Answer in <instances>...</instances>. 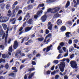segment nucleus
I'll list each match as a JSON object with an SVG mask.
<instances>
[{
    "label": "nucleus",
    "instance_id": "1",
    "mask_svg": "<svg viewBox=\"0 0 79 79\" xmlns=\"http://www.w3.org/2000/svg\"><path fill=\"white\" fill-rule=\"evenodd\" d=\"M70 66L73 69H77L78 67H77V64L76 63V61L74 60H71L70 62Z\"/></svg>",
    "mask_w": 79,
    "mask_h": 79
},
{
    "label": "nucleus",
    "instance_id": "2",
    "mask_svg": "<svg viewBox=\"0 0 79 79\" xmlns=\"http://www.w3.org/2000/svg\"><path fill=\"white\" fill-rule=\"evenodd\" d=\"M21 51L19 50L15 53V56L17 58H18V57L19 56V55H21V56H25V54H24V53H21Z\"/></svg>",
    "mask_w": 79,
    "mask_h": 79
},
{
    "label": "nucleus",
    "instance_id": "3",
    "mask_svg": "<svg viewBox=\"0 0 79 79\" xmlns=\"http://www.w3.org/2000/svg\"><path fill=\"white\" fill-rule=\"evenodd\" d=\"M60 65V66H59V69H60L61 72H63L64 71V68L66 66L65 63L64 62H62Z\"/></svg>",
    "mask_w": 79,
    "mask_h": 79
},
{
    "label": "nucleus",
    "instance_id": "4",
    "mask_svg": "<svg viewBox=\"0 0 79 79\" xmlns=\"http://www.w3.org/2000/svg\"><path fill=\"white\" fill-rule=\"evenodd\" d=\"M8 19H9V18L7 17H3L1 18L0 21L2 23H6L8 21Z\"/></svg>",
    "mask_w": 79,
    "mask_h": 79
},
{
    "label": "nucleus",
    "instance_id": "5",
    "mask_svg": "<svg viewBox=\"0 0 79 79\" xmlns=\"http://www.w3.org/2000/svg\"><path fill=\"white\" fill-rule=\"evenodd\" d=\"M2 27L6 31H6V33L8 34V31H9V27H7V25H6V24H2Z\"/></svg>",
    "mask_w": 79,
    "mask_h": 79
},
{
    "label": "nucleus",
    "instance_id": "6",
    "mask_svg": "<svg viewBox=\"0 0 79 79\" xmlns=\"http://www.w3.org/2000/svg\"><path fill=\"white\" fill-rule=\"evenodd\" d=\"M47 15L46 14H45L43 16H42L41 19L42 22H45L47 20Z\"/></svg>",
    "mask_w": 79,
    "mask_h": 79
},
{
    "label": "nucleus",
    "instance_id": "7",
    "mask_svg": "<svg viewBox=\"0 0 79 79\" xmlns=\"http://www.w3.org/2000/svg\"><path fill=\"white\" fill-rule=\"evenodd\" d=\"M18 43L17 41L16 40L14 42V43L13 45V48L14 49H16L17 47H18L19 46Z\"/></svg>",
    "mask_w": 79,
    "mask_h": 79
},
{
    "label": "nucleus",
    "instance_id": "8",
    "mask_svg": "<svg viewBox=\"0 0 79 79\" xmlns=\"http://www.w3.org/2000/svg\"><path fill=\"white\" fill-rule=\"evenodd\" d=\"M60 9V8L59 7H56L55 8H54L53 9V13H57L58 11H59Z\"/></svg>",
    "mask_w": 79,
    "mask_h": 79
},
{
    "label": "nucleus",
    "instance_id": "9",
    "mask_svg": "<svg viewBox=\"0 0 79 79\" xmlns=\"http://www.w3.org/2000/svg\"><path fill=\"white\" fill-rule=\"evenodd\" d=\"M33 27V26H31V27H27L25 29V31L27 32L29 31H31V30L32 28Z\"/></svg>",
    "mask_w": 79,
    "mask_h": 79
},
{
    "label": "nucleus",
    "instance_id": "10",
    "mask_svg": "<svg viewBox=\"0 0 79 79\" xmlns=\"http://www.w3.org/2000/svg\"><path fill=\"white\" fill-rule=\"evenodd\" d=\"M51 12V13H53V9H52L51 8H49L47 10V11H46L45 12V14H47L48 13H50Z\"/></svg>",
    "mask_w": 79,
    "mask_h": 79
},
{
    "label": "nucleus",
    "instance_id": "11",
    "mask_svg": "<svg viewBox=\"0 0 79 79\" xmlns=\"http://www.w3.org/2000/svg\"><path fill=\"white\" fill-rule=\"evenodd\" d=\"M29 37L27 38L26 37H24L21 40H22V42H21V44H23V43L24 42V40H26V41H27V40H29Z\"/></svg>",
    "mask_w": 79,
    "mask_h": 79
},
{
    "label": "nucleus",
    "instance_id": "12",
    "mask_svg": "<svg viewBox=\"0 0 79 79\" xmlns=\"http://www.w3.org/2000/svg\"><path fill=\"white\" fill-rule=\"evenodd\" d=\"M32 42H33L32 40L30 39L27 42L25 43V44L26 45H29V43L31 44V43H32Z\"/></svg>",
    "mask_w": 79,
    "mask_h": 79
},
{
    "label": "nucleus",
    "instance_id": "13",
    "mask_svg": "<svg viewBox=\"0 0 79 79\" xmlns=\"http://www.w3.org/2000/svg\"><path fill=\"white\" fill-rule=\"evenodd\" d=\"M28 24H33V20L32 19H30L27 22Z\"/></svg>",
    "mask_w": 79,
    "mask_h": 79
},
{
    "label": "nucleus",
    "instance_id": "14",
    "mask_svg": "<svg viewBox=\"0 0 79 79\" xmlns=\"http://www.w3.org/2000/svg\"><path fill=\"white\" fill-rule=\"evenodd\" d=\"M43 12V11H42V10H40L39 11H38L37 12V15L39 16H41V15H42V14Z\"/></svg>",
    "mask_w": 79,
    "mask_h": 79
},
{
    "label": "nucleus",
    "instance_id": "15",
    "mask_svg": "<svg viewBox=\"0 0 79 79\" xmlns=\"http://www.w3.org/2000/svg\"><path fill=\"white\" fill-rule=\"evenodd\" d=\"M66 27L64 26H62L60 28V30L62 32H64V31H66Z\"/></svg>",
    "mask_w": 79,
    "mask_h": 79
},
{
    "label": "nucleus",
    "instance_id": "16",
    "mask_svg": "<svg viewBox=\"0 0 79 79\" xmlns=\"http://www.w3.org/2000/svg\"><path fill=\"white\" fill-rule=\"evenodd\" d=\"M56 23L57 25H61V24L62 23V21L60 19H59L57 20Z\"/></svg>",
    "mask_w": 79,
    "mask_h": 79
},
{
    "label": "nucleus",
    "instance_id": "17",
    "mask_svg": "<svg viewBox=\"0 0 79 79\" xmlns=\"http://www.w3.org/2000/svg\"><path fill=\"white\" fill-rule=\"evenodd\" d=\"M69 5H70V2H69V1H68L65 6V8H68V6H69Z\"/></svg>",
    "mask_w": 79,
    "mask_h": 79
},
{
    "label": "nucleus",
    "instance_id": "18",
    "mask_svg": "<svg viewBox=\"0 0 79 79\" xmlns=\"http://www.w3.org/2000/svg\"><path fill=\"white\" fill-rule=\"evenodd\" d=\"M12 70H15L13 71V73H17L18 72V70L16 69V67H13L12 68Z\"/></svg>",
    "mask_w": 79,
    "mask_h": 79
},
{
    "label": "nucleus",
    "instance_id": "19",
    "mask_svg": "<svg viewBox=\"0 0 79 79\" xmlns=\"http://www.w3.org/2000/svg\"><path fill=\"white\" fill-rule=\"evenodd\" d=\"M34 76V73L30 74L29 76H28V79H31Z\"/></svg>",
    "mask_w": 79,
    "mask_h": 79
},
{
    "label": "nucleus",
    "instance_id": "20",
    "mask_svg": "<svg viewBox=\"0 0 79 79\" xmlns=\"http://www.w3.org/2000/svg\"><path fill=\"white\" fill-rule=\"evenodd\" d=\"M45 6V4L44 3L39 4L37 7L38 8H40V7H44Z\"/></svg>",
    "mask_w": 79,
    "mask_h": 79
},
{
    "label": "nucleus",
    "instance_id": "21",
    "mask_svg": "<svg viewBox=\"0 0 79 79\" xmlns=\"http://www.w3.org/2000/svg\"><path fill=\"white\" fill-rule=\"evenodd\" d=\"M38 40L40 41V42H42L43 40H44V38L43 37L42 38H38L37 39Z\"/></svg>",
    "mask_w": 79,
    "mask_h": 79
},
{
    "label": "nucleus",
    "instance_id": "22",
    "mask_svg": "<svg viewBox=\"0 0 79 79\" xmlns=\"http://www.w3.org/2000/svg\"><path fill=\"white\" fill-rule=\"evenodd\" d=\"M32 8H33V6H32V5L31 4L28 5L27 7L28 10H31Z\"/></svg>",
    "mask_w": 79,
    "mask_h": 79
},
{
    "label": "nucleus",
    "instance_id": "23",
    "mask_svg": "<svg viewBox=\"0 0 79 79\" xmlns=\"http://www.w3.org/2000/svg\"><path fill=\"white\" fill-rule=\"evenodd\" d=\"M74 50V48L73 47H71L69 48V52H71L72 51H73Z\"/></svg>",
    "mask_w": 79,
    "mask_h": 79
},
{
    "label": "nucleus",
    "instance_id": "24",
    "mask_svg": "<svg viewBox=\"0 0 79 79\" xmlns=\"http://www.w3.org/2000/svg\"><path fill=\"white\" fill-rule=\"evenodd\" d=\"M4 33V31H3V30L2 29H1L0 32V35H2Z\"/></svg>",
    "mask_w": 79,
    "mask_h": 79
},
{
    "label": "nucleus",
    "instance_id": "25",
    "mask_svg": "<svg viewBox=\"0 0 79 79\" xmlns=\"http://www.w3.org/2000/svg\"><path fill=\"white\" fill-rule=\"evenodd\" d=\"M51 65L50 62H49L48 64H47V65H45L44 66V68H48Z\"/></svg>",
    "mask_w": 79,
    "mask_h": 79
},
{
    "label": "nucleus",
    "instance_id": "26",
    "mask_svg": "<svg viewBox=\"0 0 79 79\" xmlns=\"http://www.w3.org/2000/svg\"><path fill=\"white\" fill-rule=\"evenodd\" d=\"M30 2H31V3H33V2H34V0H29L28 1L27 4H29L30 3Z\"/></svg>",
    "mask_w": 79,
    "mask_h": 79
},
{
    "label": "nucleus",
    "instance_id": "27",
    "mask_svg": "<svg viewBox=\"0 0 79 79\" xmlns=\"http://www.w3.org/2000/svg\"><path fill=\"white\" fill-rule=\"evenodd\" d=\"M71 34V32H66L65 33V35L66 36V37H69V34Z\"/></svg>",
    "mask_w": 79,
    "mask_h": 79
},
{
    "label": "nucleus",
    "instance_id": "28",
    "mask_svg": "<svg viewBox=\"0 0 79 79\" xmlns=\"http://www.w3.org/2000/svg\"><path fill=\"white\" fill-rule=\"evenodd\" d=\"M52 26H53V25L51 24L48 27V29H49L50 31H52Z\"/></svg>",
    "mask_w": 79,
    "mask_h": 79
},
{
    "label": "nucleus",
    "instance_id": "29",
    "mask_svg": "<svg viewBox=\"0 0 79 79\" xmlns=\"http://www.w3.org/2000/svg\"><path fill=\"white\" fill-rule=\"evenodd\" d=\"M8 34H7L6 36L5 39V43H6L7 42V38H8Z\"/></svg>",
    "mask_w": 79,
    "mask_h": 79
},
{
    "label": "nucleus",
    "instance_id": "30",
    "mask_svg": "<svg viewBox=\"0 0 79 79\" xmlns=\"http://www.w3.org/2000/svg\"><path fill=\"white\" fill-rule=\"evenodd\" d=\"M5 5L4 3H2L1 4V8L2 9H4L5 8Z\"/></svg>",
    "mask_w": 79,
    "mask_h": 79
},
{
    "label": "nucleus",
    "instance_id": "31",
    "mask_svg": "<svg viewBox=\"0 0 79 79\" xmlns=\"http://www.w3.org/2000/svg\"><path fill=\"white\" fill-rule=\"evenodd\" d=\"M55 17L56 18L60 17V15L58 14V13H56L55 15H54Z\"/></svg>",
    "mask_w": 79,
    "mask_h": 79
},
{
    "label": "nucleus",
    "instance_id": "32",
    "mask_svg": "<svg viewBox=\"0 0 79 79\" xmlns=\"http://www.w3.org/2000/svg\"><path fill=\"white\" fill-rule=\"evenodd\" d=\"M68 24L69 25V26H72V24H73V23H72V22H71V21H69L68 22Z\"/></svg>",
    "mask_w": 79,
    "mask_h": 79
},
{
    "label": "nucleus",
    "instance_id": "33",
    "mask_svg": "<svg viewBox=\"0 0 79 79\" xmlns=\"http://www.w3.org/2000/svg\"><path fill=\"white\" fill-rule=\"evenodd\" d=\"M9 76H15V73H11L8 74Z\"/></svg>",
    "mask_w": 79,
    "mask_h": 79
},
{
    "label": "nucleus",
    "instance_id": "34",
    "mask_svg": "<svg viewBox=\"0 0 79 79\" xmlns=\"http://www.w3.org/2000/svg\"><path fill=\"white\" fill-rule=\"evenodd\" d=\"M51 49V48L49 46L47 47L46 48V52H48L50 51Z\"/></svg>",
    "mask_w": 79,
    "mask_h": 79
},
{
    "label": "nucleus",
    "instance_id": "35",
    "mask_svg": "<svg viewBox=\"0 0 79 79\" xmlns=\"http://www.w3.org/2000/svg\"><path fill=\"white\" fill-rule=\"evenodd\" d=\"M9 50L10 52H12L13 48H12V46H11L9 48Z\"/></svg>",
    "mask_w": 79,
    "mask_h": 79
},
{
    "label": "nucleus",
    "instance_id": "36",
    "mask_svg": "<svg viewBox=\"0 0 79 79\" xmlns=\"http://www.w3.org/2000/svg\"><path fill=\"white\" fill-rule=\"evenodd\" d=\"M51 33L47 35L46 36L45 39H47V38H48V37H51Z\"/></svg>",
    "mask_w": 79,
    "mask_h": 79
},
{
    "label": "nucleus",
    "instance_id": "37",
    "mask_svg": "<svg viewBox=\"0 0 79 79\" xmlns=\"http://www.w3.org/2000/svg\"><path fill=\"white\" fill-rule=\"evenodd\" d=\"M6 10H8L10 8V5L9 4H7L6 6Z\"/></svg>",
    "mask_w": 79,
    "mask_h": 79
},
{
    "label": "nucleus",
    "instance_id": "38",
    "mask_svg": "<svg viewBox=\"0 0 79 79\" xmlns=\"http://www.w3.org/2000/svg\"><path fill=\"white\" fill-rule=\"evenodd\" d=\"M32 54H30L27 55V56L28 58H29L30 60H31V56Z\"/></svg>",
    "mask_w": 79,
    "mask_h": 79
},
{
    "label": "nucleus",
    "instance_id": "39",
    "mask_svg": "<svg viewBox=\"0 0 79 79\" xmlns=\"http://www.w3.org/2000/svg\"><path fill=\"white\" fill-rule=\"evenodd\" d=\"M61 54H59L58 56L56 58L57 59H58V60L60 59V58H61Z\"/></svg>",
    "mask_w": 79,
    "mask_h": 79
},
{
    "label": "nucleus",
    "instance_id": "40",
    "mask_svg": "<svg viewBox=\"0 0 79 79\" xmlns=\"http://www.w3.org/2000/svg\"><path fill=\"white\" fill-rule=\"evenodd\" d=\"M5 60L3 59H0V63H1L2 62H5Z\"/></svg>",
    "mask_w": 79,
    "mask_h": 79
},
{
    "label": "nucleus",
    "instance_id": "41",
    "mask_svg": "<svg viewBox=\"0 0 79 79\" xmlns=\"http://www.w3.org/2000/svg\"><path fill=\"white\" fill-rule=\"evenodd\" d=\"M5 68H6V69H8L9 68V65L8 63H7L5 66Z\"/></svg>",
    "mask_w": 79,
    "mask_h": 79
},
{
    "label": "nucleus",
    "instance_id": "42",
    "mask_svg": "<svg viewBox=\"0 0 79 79\" xmlns=\"http://www.w3.org/2000/svg\"><path fill=\"white\" fill-rule=\"evenodd\" d=\"M37 52H36V50H34L33 52V55L34 56L35 55Z\"/></svg>",
    "mask_w": 79,
    "mask_h": 79
},
{
    "label": "nucleus",
    "instance_id": "43",
    "mask_svg": "<svg viewBox=\"0 0 79 79\" xmlns=\"http://www.w3.org/2000/svg\"><path fill=\"white\" fill-rule=\"evenodd\" d=\"M25 66L23 65H21L20 67V69L21 70L22 69H23V68H24Z\"/></svg>",
    "mask_w": 79,
    "mask_h": 79
},
{
    "label": "nucleus",
    "instance_id": "44",
    "mask_svg": "<svg viewBox=\"0 0 79 79\" xmlns=\"http://www.w3.org/2000/svg\"><path fill=\"white\" fill-rule=\"evenodd\" d=\"M74 54H73L71 55H70V58H71V59H72L73 58H74Z\"/></svg>",
    "mask_w": 79,
    "mask_h": 79
},
{
    "label": "nucleus",
    "instance_id": "45",
    "mask_svg": "<svg viewBox=\"0 0 79 79\" xmlns=\"http://www.w3.org/2000/svg\"><path fill=\"white\" fill-rule=\"evenodd\" d=\"M2 57L3 58H4V59H5V58H6V57L5 56V54H2Z\"/></svg>",
    "mask_w": 79,
    "mask_h": 79
},
{
    "label": "nucleus",
    "instance_id": "46",
    "mask_svg": "<svg viewBox=\"0 0 79 79\" xmlns=\"http://www.w3.org/2000/svg\"><path fill=\"white\" fill-rule=\"evenodd\" d=\"M54 63H55L56 64H58V60H55L53 61Z\"/></svg>",
    "mask_w": 79,
    "mask_h": 79
},
{
    "label": "nucleus",
    "instance_id": "47",
    "mask_svg": "<svg viewBox=\"0 0 79 79\" xmlns=\"http://www.w3.org/2000/svg\"><path fill=\"white\" fill-rule=\"evenodd\" d=\"M64 45V43L63 42H61L60 43V45L61 47H63Z\"/></svg>",
    "mask_w": 79,
    "mask_h": 79
},
{
    "label": "nucleus",
    "instance_id": "48",
    "mask_svg": "<svg viewBox=\"0 0 79 79\" xmlns=\"http://www.w3.org/2000/svg\"><path fill=\"white\" fill-rule=\"evenodd\" d=\"M31 64L32 65H35L36 64V63L34 61H32L31 62Z\"/></svg>",
    "mask_w": 79,
    "mask_h": 79
},
{
    "label": "nucleus",
    "instance_id": "49",
    "mask_svg": "<svg viewBox=\"0 0 79 79\" xmlns=\"http://www.w3.org/2000/svg\"><path fill=\"white\" fill-rule=\"evenodd\" d=\"M55 73H56V71L54 70L53 72L51 73V75H54L55 74Z\"/></svg>",
    "mask_w": 79,
    "mask_h": 79
},
{
    "label": "nucleus",
    "instance_id": "50",
    "mask_svg": "<svg viewBox=\"0 0 79 79\" xmlns=\"http://www.w3.org/2000/svg\"><path fill=\"white\" fill-rule=\"evenodd\" d=\"M38 15H36L34 16V18L35 19H37V18H38Z\"/></svg>",
    "mask_w": 79,
    "mask_h": 79
},
{
    "label": "nucleus",
    "instance_id": "51",
    "mask_svg": "<svg viewBox=\"0 0 79 79\" xmlns=\"http://www.w3.org/2000/svg\"><path fill=\"white\" fill-rule=\"evenodd\" d=\"M50 73H51V72L50 70L47 71L46 72L47 75H48V74H50Z\"/></svg>",
    "mask_w": 79,
    "mask_h": 79
},
{
    "label": "nucleus",
    "instance_id": "52",
    "mask_svg": "<svg viewBox=\"0 0 79 79\" xmlns=\"http://www.w3.org/2000/svg\"><path fill=\"white\" fill-rule=\"evenodd\" d=\"M49 33V30L48 29H46V32H45V33L46 34H48Z\"/></svg>",
    "mask_w": 79,
    "mask_h": 79
},
{
    "label": "nucleus",
    "instance_id": "53",
    "mask_svg": "<svg viewBox=\"0 0 79 79\" xmlns=\"http://www.w3.org/2000/svg\"><path fill=\"white\" fill-rule=\"evenodd\" d=\"M74 42L75 44H77L78 40L77 39H75L74 40Z\"/></svg>",
    "mask_w": 79,
    "mask_h": 79
},
{
    "label": "nucleus",
    "instance_id": "54",
    "mask_svg": "<svg viewBox=\"0 0 79 79\" xmlns=\"http://www.w3.org/2000/svg\"><path fill=\"white\" fill-rule=\"evenodd\" d=\"M72 42V40H70L68 42L69 44H71Z\"/></svg>",
    "mask_w": 79,
    "mask_h": 79
},
{
    "label": "nucleus",
    "instance_id": "55",
    "mask_svg": "<svg viewBox=\"0 0 79 79\" xmlns=\"http://www.w3.org/2000/svg\"><path fill=\"white\" fill-rule=\"evenodd\" d=\"M0 48H2V49L3 50V49H4V46L3 45H1L0 46Z\"/></svg>",
    "mask_w": 79,
    "mask_h": 79
},
{
    "label": "nucleus",
    "instance_id": "56",
    "mask_svg": "<svg viewBox=\"0 0 79 79\" xmlns=\"http://www.w3.org/2000/svg\"><path fill=\"white\" fill-rule=\"evenodd\" d=\"M66 62H67V63H69V61H70V60H69V59L68 58L66 59Z\"/></svg>",
    "mask_w": 79,
    "mask_h": 79
},
{
    "label": "nucleus",
    "instance_id": "57",
    "mask_svg": "<svg viewBox=\"0 0 79 79\" xmlns=\"http://www.w3.org/2000/svg\"><path fill=\"white\" fill-rule=\"evenodd\" d=\"M35 37V33H34V34L31 35V39H32L33 37Z\"/></svg>",
    "mask_w": 79,
    "mask_h": 79
},
{
    "label": "nucleus",
    "instance_id": "58",
    "mask_svg": "<svg viewBox=\"0 0 79 79\" xmlns=\"http://www.w3.org/2000/svg\"><path fill=\"white\" fill-rule=\"evenodd\" d=\"M40 56H41V55H40V54H39V53H38L37 54H36V57H39Z\"/></svg>",
    "mask_w": 79,
    "mask_h": 79
},
{
    "label": "nucleus",
    "instance_id": "59",
    "mask_svg": "<svg viewBox=\"0 0 79 79\" xmlns=\"http://www.w3.org/2000/svg\"><path fill=\"white\" fill-rule=\"evenodd\" d=\"M59 52L60 53H63V50L62 49H60V50H59Z\"/></svg>",
    "mask_w": 79,
    "mask_h": 79
},
{
    "label": "nucleus",
    "instance_id": "60",
    "mask_svg": "<svg viewBox=\"0 0 79 79\" xmlns=\"http://www.w3.org/2000/svg\"><path fill=\"white\" fill-rule=\"evenodd\" d=\"M58 77H59V75H57L55 77V79H58Z\"/></svg>",
    "mask_w": 79,
    "mask_h": 79
},
{
    "label": "nucleus",
    "instance_id": "61",
    "mask_svg": "<svg viewBox=\"0 0 79 79\" xmlns=\"http://www.w3.org/2000/svg\"><path fill=\"white\" fill-rule=\"evenodd\" d=\"M68 55V52L67 51V53H66L64 55V57H66V56H67Z\"/></svg>",
    "mask_w": 79,
    "mask_h": 79
},
{
    "label": "nucleus",
    "instance_id": "62",
    "mask_svg": "<svg viewBox=\"0 0 79 79\" xmlns=\"http://www.w3.org/2000/svg\"><path fill=\"white\" fill-rule=\"evenodd\" d=\"M18 20H19V21H21L22 20V17L21 16H20Z\"/></svg>",
    "mask_w": 79,
    "mask_h": 79
},
{
    "label": "nucleus",
    "instance_id": "63",
    "mask_svg": "<svg viewBox=\"0 0 79 79\" xmlns=\"http://www.w3.org/2000/svg\"><path fill=\"white\" fill-rule=\"evenodd\" d=\"M5 33H4L2 36V39H5Z\"/></svg>",
    "mask_w": 79,
    "mask_h": 79
},
{
    "label": "nucleus",
    "instance_id": "64",
    "mask_svg": "<svg viewBox=\"0 0 79 79\" xmlns=\"http://www.w3.org/2000/svg\"><path fill=\"white\" fill-rule=\"evenodd\" d=\"M79 4V0H77V3L76 4V5H77Z\"/></svg>",
    "mask_w": 79,
    "mask_h": 79
}]
</instances>
